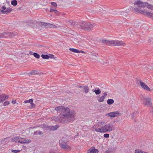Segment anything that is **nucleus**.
Masks as SVG:
<instances>
[{
    "label": "nucleus",
    "instance_id": "42",
    "mask_svg": "<svg viewBox=\"0 0 153 153\" xmlns=\"http://www.w3.org/2000/svg\"><path fill=\"white\" fill-rule=\"evenodd\" d=\"M20 151L21 150H19L12 149L11 150V152H12L16 153H19L20 152Z\"/></svg>",
    "mask_w": 153,
    "mask_h": 153
},
{
    "label": "nucleus",
    "instance_id": "62",
    "mask_svg": "<svg viewBox=\"0 0 153 153\" xmlns=\"http://www.w3.org/2000/svg\"><path fill=\"white\" fill-rule=\"evenodd\" d=\"M59 14H60V15H64L65 14L64 13H59Z\"/></svg>",
    "mask_w": 153,
    "mask_h": 153
},
{
    "label": "nucleus",
    "instance_id": "29",
    "mask_svg": "<svg viewBox=\"0 0 153 153\" xmlns=\"http://www.w3.org/2000/svg\"><path fill=\"white\" fill-rule=\"evenodd\" d=\"M62 118H63V117H60V116H58L57 117L55 118V120H56L57 121H61V120H62Z\"/></svg>",
    "mask_w": 153,
    "mask_h": 153
},
{
    "label": "nucleus",
    "instance_id": "26",
    "mask_svg": "<svg viewBox=\"0 0 153 153\" xmlns=\"http://www.w3.org/2000/svg\"><path fill=\"white\" fill-rule=\"evenodd\" d=\"M41 56L44 59H49L48 55L47 54H42Z\"/></svg>",
    "mask_w": 153,
    "mask_h": 153
},
{
    "label": "nucleus",
    "instance_id": "12",
    "mask_svg": "<svg viewBox=\"0 0 153 153\" xmlns=\"http://www.w3.org/2000/svg\"><path fill=\"white\" fill-rule=\"evenodd\" d=\"M4 33H5V35H6V38L8 36H13L17 35V33L16 32H4Z\"/></svg>",
    "mask_w": 153,
    "mask_h": 153
},
{
    "label": "nucleus",
    "instance_id": "34",
    "mask_svg": "<svg viewBox=\"0 0 153 153\" xmlns=\"http://www.w3.org/2000/svg\"><path fill=\"white\" fill-rule=\"evenodd\" d=\"M34 57L36 58L37 59H39L40 58V55L36 53H33Z\"/></svg>",
    "mask_w": 153,
    "mask_h": 153
},
{
    "label": "nucleus",
    "instance_id": "36",
    "mask_svg": "<svg viewBox=\"0 0 153 153\" xmlns=\"http://www.w3.org/2000/svg\"><path fill=\"white\" fill-rule=\"evenodd\" d=\"M52 24H50L49 23H46V25H45V27L46 28H52Z\"/></svg>",
    "mask_w": 153,
    "mask_h": 153
},
{
    "label": "nucleus",
    "instance_id": "23",
    "mask_svg": "<svg viewBox=\"0 0 153 153\" xmlns=\"http://www.w3.org/2000/svg\"><path fill=\"white\" fill-rule=\"evenodd\" d=\"M83 89L84 90L85 93L86 94L89 91V88L88 86L85 85L83 86Z\"/></svg>",
    "mask_w": 153,
    "mask_h": 153
},
{
    "label": "nucleus",
    "instance_id": "55",
    "mask_svg": "<svg viewBox=\"0 0 153 153\" xmlns=\"http://www.w3.org/2000/svg\"><path fill=\"white\" fill-rule=\"evenodd\" d=\"M54 9H52L51 7V9H50V11H49L50 12H51V13H52V12L53 11H54Z\"/></svg>",
    "mask_w": 153,
    "mask_h": 153
},
{
    "label": "nucleus",
    "instance_id": "43",
    "mask_svg": "<svg viewBox=\"0 0 153 153\" xmlns=\"http://www.w3.org/2000/svg\"><path fill=\"white\" fill-rule=\"evenodd\" d=\"M35 22V21H33L32 20H29L28 21V22H27V24L28 25H31V24H30V23H33V24H34Z\"/></svg>",
    "mask_w": 153,
    "mask_h": 153
},
{
    "label": "nucleus",
    "instance_id": "47",
    "mask_svg": "<svg viewBox=\"0 0 153 153\" xmlns=\"http://www.w3.org/2000/svg\"><path fill=\"white\" fill-rule=\"evenodd\" d=\"M142 151L140 150L139 149H137L135 150L134 153H141Z\"/></svg>",
    "mask_w": 153,
    "mask_h": 153
},
{
    "label": "nucleus",
    "instance_id": "31",
    "mask_svg": "<svg viewBox=\"0 0 153 153\" xmlns=\"http://www.w3.org/2000/svg\"><path fill=\"white\" fill-rule=\"evenodd\" d=\"M96 8V9L97 11H101L103 10V9L101 7H100L99 5H97Z\"/></svg>",
    "mask_w": 153,
    "mask_h": 153
},
{
    "label": "nucleus",
    "instance_id": "46",
    "mask_svg": "<svg viewBox=\"0 0 153 153\" xmlns=\"http://www.w3.org/2000/svg\"><path fill=\"white\" fill-rule=\"evenodd\" d=\"M53 12L55 13L57 15L60 16V14H59V12H58L57 10L54 9Z\"/></svg>",
    "mask_w": 153,
    "mask_h": 153
},
{
    "label": "nucleus",
    "instance_id": "8",
    "mask_svg": "<svg viewBox=\"0 0 153 153\" xmlns=\"http://www.w3.org/2000/svg\"><path fill=\"white\" fill-rule=\"evenodd\" d=\"M22 138L19 136L14 137L12 138L9 140L10 142H14L15 143H20V139H22Z\"/></svg>",
    "mask_w": 153,
    "mask_h": 153
},
{
    "label": "nucleus",
    "instance_id": "21",
    "mask_svg": "<svg viewBox=\"0 0 153 153\" xmlns=\"http://www.w3.org/2000/svg\"><path fill=\"white\" fill-rule=\"evenodd\" d=\"M114 101L112 99H108L107 101V103L109 105H111L114 103Z\"/></svg>",
    "mask_w": 153,
    "mask_h": 153
},
{
    "label": "nucleus",
    "instance_id": "40",
    "mask_svg": "<svg viewBox=\"0 0 153 153\" xmlns=\"http://www.w3.org/2000/svg\"><path fill=\"white\" fill-rule=\"evenodd\" d=\"M6 38V35H5L4 32L2 33H0V38Z\"/></svg>",
    "mask_w": 153,
    "mask_h": 153
},
{
    "label": "nucleus",
    "instance_id": "24",
    "mask_svg": "<svg viewBox=\"0 0 153 153\" xmlns=\"http://www.w3.org/2000/svg\"><path fill=\"white\" fill-rule=\"evenodd\" d=\"M99 150L97 149H92L90 151V153H98Z\"/></svg>",
    "mask_w": 153,
    "mask_h": 153
},
{
    "label": "nucleus",
    "instance_id": "25",
    "mask_svg": "<svg viewBox=\"0 0 153 153\" xmlns=\"http://www.w3.org/2000/svg\"><path fill=\"white\" fill-rule=\"evenodd\" d=\"M10 137H6V138H4L1 141V143L2 144H5L6 142H7L8 141H6V140H7L8 139L10 138Z\"/></svg>",
    "mask_w": 153,
    "mask_h": 153
},
{
    "label": "nucleus",
    "instance_id": "19",
    "mask_svg": "<svg viewBox=\"0 0 153 153\" xmlns=\"http://www.w3.org/2000/svg\"><path fill=\"white\" fill-rule=\"evenodd\" d=\"M63 106H58L55 107V110L58 112L62 111Z\"/></svg>",
    "mask_w": 153,
    "mask_h": 153
},
{
    "label": "nucleus",
    "instance_id": "61",
    "mask_svg": "<svg viewBox=\"0 0 153 153\" xmlns=\"http://www.w3.org/2000/svg\"><path fill=\"white\" fill-rule=\"evenodd\" d=\"M92 55L95 56H98V55L97 54H92Z\"/></svg>",
    "mask_w": 153,
    "mask_h": 153
},
{
    "label": "nucleus",
    "instance_id": "15",
    "mask_svg": "<svg viewBox=\"0 0 153 153\" xmlns=\"http://www.w3.org/2000/svg\"><path fill=\"white\" fill-rule=\"evenodd\" d=\"M102 42L103 43L106 44L107 45H110L113 44V40L109 41L108 40H106L103 39L102 40Z\"/></svg>",
    "mask_w": 153,
    "mask_h": 153
},
{
    "label": "nucleus",
    "instance_id": "9",
    "mask_svg": "<svg viewBox=\"0 0 153 153\" xmlns=\"http://www.w3.org/2000/svg\"><path fill=\"white\" fill-rule=\"evenodd\" d=\"M140 85L144 89L147 91H150V88L148 87L146 84L143 82L141 81H140Z\"/></svg>",
    "mask_w": 153,
    "mask_h": 153
},
{
    "label": "nucleus",
    "instance_id": "44",
    "mask_svg": "<svg viewBox=\"0 0 153 153\" xmlns=\"http://www.w3.org/2000/svg\"><path fill=\"white\" fill-rule=\"evenodd\" d=\"M10 104V102L8 101H5L3 104V105L5 106L8 105Z\"/></svg>",
    "mask_w": 153,
    "mask_h": 153
},
{
    "label": "nucleus",
    "instance_id": "41",
    "mask_svg": "<svg viewBox=\"0 0 153 153\" xmlns=\"http://www.w3.org/2000/svg\"><path fill=\"white\" fill-rule=\"evenodd\" d=\"M30 104H31V105L29 107L30 108L32 109L35 108V105L33 103V102H32V103H31Z\"/></svg>",
    "mask_w": 153,
    "mask_h": 153
},
{
    "label": "nucleus",
    "instance_id": "7",
    "mask_svg": "<svg viewBox=\"0 0 153 153\" xmlns=\"http://www.w3.org/2000/svg\"><path fill=\"white\" fill-rule=\"evenodd\" d=\"M143 103L145 105L151 106L152 104L151 102V99L149 97L144 98L143 99Z\"/></svg>",
    "mask_w": 153,
    "mask_h": 153
},
{
    "label": "nucleus",
    "instance_id": "52",
    "mask_svg": "<svg viewBox=\"0 0 153 153\" xmlns=\"http://www.w3.org/2000/svg\"><path fill=\"white\" fill-rule=\"evenodd\" d=\"M79 52H78L77 53H85V52L83 51H82V50L80 51V50H79Z\"/></svg>",
    "mask_w": 153,
    "mask_h": 153
},
{
    "label": "nucleus",
    "instance_id": "63",
    "mask_svg": "<svg viewBox=\"0 0 153 153\" xmlns=\"http://www.w3.org/2000/svg\"><path fill=\"white\" fill-rule=\"evenodd\" d=\"M22 148L23 149H26V148L25 146H23Z\"/></svg>",
    "mask_w": 153,
    "mask_h": 153
},
{
    "label": "nucleus",
    "instance_id": "37",
    "mask_svg": "<svg viewBox=\"0 0 153 153\" xmlns=\"http://www.w3.org/2000/svg\"><path fill=\"white\" fill-rule=\"evenodd\" d=\"M46 23H45L44 22H41L40 21L38 22V24L40 25V26H45Z\"/></svg>",
    "mask_w": 153,
    "mask_h": 153
},
{
    "label": "nucleus",
    "instance_id": "2",
    "mask_svg": "<svg viewBox=\"0 0 153 153\" xmlns=\"http://www.w3.org/2000/svg\"><path fill=\"white\" fill-rule=\"evenodd\" d=\"M78 26L79 27L86 31L91 30L96 26V24L83 21L79 23Z\"/></svg>",
    "mask_w": 153,
    "mask_h": 153
},
{
    "label": "nucleus",
    "instance_id": "27",
    "mask_svg": "<svg viewBox=\"0 0 153 153\" xmlns=\"http://www.w3.org/2000/svg\"><path fill=\"white\" fill-rule=\"evenodd\" d=\"M69 50L71 51H72V52H74V53H77L79 51V50L76 49L75 48H69Z\"/></svg>",
    "mask_w": 153,
    "mask_h": 153
},
{
    "label": "nucleus",
    "instance_id": "30",
    "mask_svg": "<svg viewBox=\"0 0 153 153\" xmlns=\"http://www.w3.org/2000/svg\"><path fill=\"white\" fill-rule=\"evenodd\" d=\"M38 73V71L36 70H32L31 72L28 73L30 74H37Z\"/></svg>",
    "mask_w": 153,
    "mask_h": 153
},
{
    "label": "nucleus",
    "instance_id": "48",
    "mask_svg": "<svg viewBox=\"0 0 153 153\" xmlns=\"http://www.w3.org/2000/svg\"><path fill=\"white\" fill-rule=\"evenodd\" d=\"M103 136L105 138H108L109 137V134H108L106 133L104 134Z\"/></svg>",
    "mask_w": 153,
    "mask_h": 153
},
{
    "label": "nucleus",
    "instance_id": "22",
    "mask_svg": "<svg viewBox=\"0 0 153 153\" xmlns=\"http://www.w3.org/2000/svg\"><path fill=\"white\" fill-rule=\"evenodd\" d=\"M42 128H43L45 129L46 131L49 130L50 131V128H51L50 126L43 125Z\"/></svg>",
    "mask_w": 153,
    "mask_h": 153
},
{
    "label": "nucleus",
    "instance_id": "50",
    "mask_svg": "<svg viewBox=\"0 0 153 153\" xmlns=\"http://www.w3.org/2000/svg\"><path fill=\"white\" fill-rule=\"evenodd\" d=\"M107 94L106 92L104 93L103 94L102 96L104 97L105 98L106 96H107Z\"/></svg>",
    "mask_w": 153,
    "mask_h": 153
},
{
    "label": "nucleus",
    "instance_id": "4",
    "mask_svg": "<svg viewBox=\"0 0 153 153\" xmlns=\"http://www.w3.org/2000/svg\"><path fill=\"white\" fill-rule=\"evenodd\" d=\"M1 9H0V14H7L12 11L11 8L9 7L7 8L4 5L1 7Z\"/></svg>",
    "mask_w": 153,
    "mask_h": 153
},
{
    "label": "nucleus",
    "instance_id": "18",
    "mask_svg": "<svg viewBox=\"0 0 153 153\" xmlns=\"http://www.w3.org/2000/svg\"><path fill=\"white\" fill-rule=\"evenodd\" d=\"M96 88L97 89H95L92 91L93 92H95L96 95H99L101 93V91L100 89H99V88Z\"/></svg>",
    "mask_w": 153,
    "mask_h": 153
},
{
    "label": "nucleus",
    "instance_id": "54",
    "mask_svg": "<svg viewBox=\"0 0 153 153\" xmlns=\"http://www.w3.org/2000/svg\"><path fill=\"white\" fill-rule=\"evenodd\" d=\"M111 14L112 15V16L115 15H116L117 14V13H116V11L113 12V13H111Z\"/></svg>",
    "mask_w": 153,
    "mask_h": 153
},
{
    "label": "nucleus",
    "instance_id": "57",
    "mask_svg": "<svg viewBox=\"0 0 153 153\" xmlns=\"http://www.w3.org/2000/svg\"><path fill=\"white\" fill-rule=\"evenodd\" d=\"M57 27L56 25L52 24V28L53 27V28H56Z\"/></svg>",
    "mask_w": 153,
    "mask_h": 153
},
{
    "label": "nucleus",
    "instance_id": "51",
    "mask_svg": "<svg viewBox=\"0 0 153 153\" xmlns=\"http://www.w3.org/2000/svg\"><path fill=\"white\" fill-rule=\"evenodd\" d=\"M66 149H69V150H70L71 149V147L68 146V145H67V146H66Z\"/></svg>",
    "mask_w": 153,
    "mask_h": 153
},
{
    "label": "nucleus",
    "instance_id": "32",
    "mask_svg": "<svg viewBox=\"0 0 153 153\" xmlns=\"http://www.w3.org/2000/svg\"><path fill=\"white\" fill-rule=\"evenodd\" d=\"M105 98H104L103 96H102V97H100L98 99V100L99 102H102L104 101Z\"/></svg>",
    "mask_w": 153,
    "mask_h": 153
},
{
    "label": "nucleus",
    "instance_id": "56",
    "mask_svg": "<svg viewBox=\"0 0 153 153\" xmlns=\"http://www.w3.org/2000/svg\"><path fill=\"white\" fill-rule=\"evenodd\" d=\"M134 112H133L131 114V116L132 117V119H133V117L134 116Z\"/></svg>",
    "mask_w": 153,
    "mask_h": 153
},
{
    "label": "nucleus",
    "instance_id": "33",
    "mask_svg": "<svg viewBox=\"0 0 153 153\" xmlns=\"http://www.w3.org/2000/svg\"><path fill=\"white\" fill-rule=\"evenodd\" d=\"M113 112H114V115L115 117H117L118 116H120L121 114V113L117 111Z\"/></svg>",
    "mask_w": 153,
    "mask_h": 153
},
{
    "label": "nucleus",
    "instance_id": "35",
    "mask_svg": "<svg viewBox=\"0 0 153 153\" xmlns=\"http://www.w3.org/2000/svg\"><path fill=\"white\" fill-rule=\"evenodd\" d=\"M34 134L36 135H37L38 134L39 135H41L43 134L42 131H36L34 132Z\"/></svg>",
    "mask_w": 153,
    "mask_h": 153
},
{
    "label": "nucleus",
    "instance_id": "59",
    "mask_svg": "<svg viewBox=\"0 0 153 153\" xmlns=\"http://www.w3.org/2000/svg\"><path fill=\"white\" fill-rule=\"evenodd\" d=\"M33 53L32 51H30L29 52V54H30V55H33V53Z\"/></svg>",
    "mask_w": 153,
    "mask_h": 153
},
{
    "label": "nucleus",
    "instance_id": "1",
    "mask_svg": "<svg viewBox=\"0 0 153 153\" xmlns=\"http://www.w3.org/2000/svg\"><path fill=\"white\" fill-rule=\"evenodd\" d=\"M62 112L64 113L63 115L64 117L67 118V120L69 122L73 121L75 117V113L74 110H70L68 107H65L63 106L62 111Z\"/></svg>",
    "mask_w": 153,
    "mask_h": 153
},
{
    "label": "nucleus",
    "instance_id": "39",
    "mask_svg": "<svg viewBox=\"0 0 153 153\" xmlns=\"http://www.w3.org/2000/svg\"><path fill=\"white\" fill-rule=\"evenodd\" d=\"M146 7L148 8L149 9L151 10H153V5L151 4H149L148 3V5Z\"/></svg>",
    "mask_w": 153,
    "mask_h": 153
},
{
    "label": "nucleus",
    "instance_id": "11",
    "mask_svg": "<svg viewBox=\"0 0 153 153\" xmlns=\"http://www.w3.org/2000/svg\"><path fill=\"white\" fill-rule=\"evenodd\" d=\"M113 45L114 46H123L124 43L122 41L113 40Z\"/></svg>",
    "mask_w": 153,
    "mask_h": 153
},
{
    "label": "nucleus",
    "instance_id": "53",
    "mask_svg": "<svg viewBox=\"0 0 153 153\" xmlns=\"http://www.w3.org/2000/svg\"><path fill=\"white\" fill-rule=\"evenodd\" d=\"M11 102L13 104H15L16 103V100H12Z\"/></svg>",
    "mask_w": 153,
    "mask_h": 153
},
{
    "label": "nucleus",
    "instance_id": "49",
    "mask_svg": "<svg viewBox=\"0 0 153 153\" xmlns=\"http://www.w3.org/2000/svg\"><path fill=\"white\" fill-rule=\"evenodd\" d=\"M48 56H49V58H53L54 57V55L53 54H49L48 55Z\"/></svg>",
    "mask_w": 153,
    "mask_h": 153
},
{
    "label": "nucleus",
    "instance_id": "14",
    "mask_svg": "<svg viewBox=\"0 0 153 153\" xmlns=\"http://www.w3.org/2000/svg\"><path fill=\"white\" fill-rule=\"evenodd\" d=\"M20 143H29L31 142V140L27 138H22V139H20Z\"/></svg>",
    "mask_w": 153,
    "mask_h": 153
},
{
    "label": "nucleus",
    "instance_id": "10",
    "mask_svg": "<svg viewBox=\"0 0 153 153\" xmlns=\"http://www.w3.org/2000/svg\"><path fill=\"white\" fill-rule=\"evenodd\" d=\"M9 97V95L4 94H2L0 96V103L7 99Z\"/></svg>",
    "mask_w": 153,
    "mask_h": 153
},
{
    "label": "nucleus",
    "instance_id": "5",
    "mask_svg": "<svg viewBox=\"0 0 153 153\" xmlns=\"http://www.w3.org/2000/svg\"><path fill=\"white\" fill-rule=\"evenodd\" d=\"M134 5H137L138 7H146L148 5V3L143 2L140 0L136 1L134 3Z\"/></svg>",
    "mask_w": 153,
    "mask_h": 153
},
{
    "label": "nucleus",
    "instance_id": "64",
    "mask_svg": "<svg viewBox=\"0 0 153 153\" xmlns=\"http://www.w3.org/2000/svg\"><path fill=\"white\" fill-rule=\"evenodd\" d=\"M151 113L152 114V116H153V108H152V110L151 111Z\"/></svg>",
    "mask_w": 153,
    "mask_h": 153
},
{
    "label": "nucleus",
    "instance_id": "38",
    "mask_svg": "<svg viewBox=\"0 0 153 153\" xmlns=\"http://www.w3.org/2000/svg\"><path fill=\"white\" fill-rule=\"evenodd\" d=\"M33 101V99H30L29 100H26L24 102L25 103H32Z\"/></svg>",
    "mask_w": 153,
    "mask_h": 153
},
{
    "label": "nucleus",
    "instance_id": "45",
    "mask_svg": "<svg viewBox=\"0 0 153 153\" xmlns=\"http://www.w3.org/2000/svg\"><path fill=\"white\" fill-rule=\"evenodd\" d=\"M51 4L54 7H57V4L56 2H51Z\"/></svg>",
    "mask_w": 153,
    "mask_h": 153
},
{
    "label": "nucleus",
    "instance_id": "6",
    "mask_svg": "<svg viewBox=\"0 0 153 153\" xmlns=\"http://www.w3.org/2000/svg\"><path fill=\"white\" fill-rule=\"evenodd\" d=\"M105 133L108 131H111L114 130V128L113 125L110 123L103 126Z\"/></svg>",
    "mask_w": 153,
    "mask_h": 153
},
{
    "label": "nucleus",
    "instance_id": "17",
    "mask_svg": "<svg viewBox=\"0 0 153 153\" xmlns=\"http://www.w3.org/2000/svg\"><path fill=\"white\" fill-rule=\"evenodd\" d=\"M59 127V126L58 125H56L54 126H51V128H50V131L56 130L57 129V128Z\"/></svg>",
    "mask_w": 153,
    "mask_h": 153
},
{
    "label": "nucleus",
    "instance_id": "16",
    "mask_svg": "<svg viewBox=\"0 0 153 153\" xmlns=\"http://www.w3.org/2000/svg\"><path fill=\"white\" fill-rule=\"evenodd\" d=\"M103 126L100 128H95L94 131H96L100 132V133H105L104 130Z\"/></svg>",
    "mask_w": 153,
    "mask_h": 153
},
{
    "label": "nucleus",
    "instance_id": "58",
    "mask_svg": "<svg viewBox=\"0 0 153 153\" xmlns=\"http://www.w3.org/2000/svg\"><path fill=\"white\" fill-rule=\"evenodd\" d=\"M77 87L79 88H82L83 87V86H82L81 85H80L77 86Z\"/></svg>",
    "mask_w": 153,
    "mask_h": 153
},
{
    "label": "nucleus",
    "instance_id": "20",
    "mask_svg": "<svg viewBox=\"0 0 153 153\" xmlns=\"http://www.w3.org/2000/svg\"><path fill=\"white\" fill-rule=\"evenodd\" d=\"M106 115L108 117H110L112 118L115 117L113 112H111L106 114Z\"/></svg>",
    "mask_w": 153,
    "mask_h": 153
},
{
    "label": "nucleus",
    "instance_id": "13",
    "mask_svg": "<svg viewBox=\"0 0 153 153\" xmlns=\"http://www.w3.org/2000/svg\"><path fill=\"white\" fill-rule=\"evenodd\" d=\"M59 144L62 149H66V147L67 145V143L66 142H65V141L63 140H62L61 142H59Z\"/></svg>",
    "mask_w": 153,
    "mask_h": 153
},
{
    "label": "nucleus",
    "instance_id": "28",
    "mask_svg": "<svg viewBox=\"0 0 153 153\" xmlns=\"http://www.w3.org/2000/svg\"><path fill=\"white\" fill-rule=\"evenodd\" d=\"M11 4L14 6H16L17 5V1L16 0H13L11 1Z\"/></svg>",
    "mask_w": 153,
    "mask_h": 153
},
{
    "label": "nucleus",
    "instance_id": "60",
    "mask_svg": "<svg viewBox=\"0 0 153 153\" xmlns=\"http://www.w3.org/2000/svg\"><path fill=\"white\" fill-rule=\"evenodd\" d=\"M105 153H110V151L109 150H108L105 151Z\"/></svg>",
    "mask_w": 153,
    "mask_h": 153
},
{
    "label": "nucleus",
    "instance_id": "3",
    "mask_svg": "<svg viewBox=\"0 0 153 153\" xmlns=\"http://www.w3.org/2000/svg\"><path fill=\"white\" fill-rule=\"evenodd\" d=\"M132 9L136 13H141L145 16H148L150 18H153V13L147 11H145L144 10H141L138 7H133Z\"/></svg>",
    "mask_w": 153,
    "mask_h": 153
}]
</instances>
